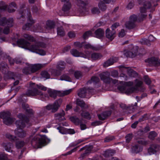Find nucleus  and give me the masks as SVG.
<instances>
[{
  "label": "nucleus",
  "instance_id": "43",
  "mask_svg": "<svg viewBox=\"0 0 160 160\" xmlns=\"http://www.w3.org/2000/svg\"><path fill=\"white\" fill-rule=\"evenodd\" d=\"M13 19L12 18H9L6 20V25H7L9 27H12L13 26Z\"/></svg>",
  "mask_w": 160,
  "mask_h": 160
},
{
  "label": "nucleus",
  "instance_id": "32",
  "mask_svg": "<svg viewBox=\"0 0 160 160\" xmlns=\"http://www.w3.org/2000/svg\"><path fill=\"white\" fill-rule=\"evenodd\" d=\"M60 79L61 80H65L67 81H71V78L66 74H64L62 75L60 77Z\"/></svg>",
  "mask_w": 160,
  "mask_h": 160
},
{
  "label": "nucleus",
  "instance_id": "4",
  "mask_svg": "<svg viewBox=\"0 0 160 160\" xmlns=\"http://www.w3.org/2000/svg\"><path fill=\"white\" fill-rule=\"evenodd\" d=\"M137 20V15L133 14L129 18V21L127 22L125 24L126 28L129 29L135 28L136 26V22Z\"/></svg>",
  "mask_w": 160,
  "mask_h": 160
},
{
  "label": "nucleus",
  "instance_id": "60",
  "mask_svg": "<svg viewBox=\"0 0 160 160\" xmlns=\"http://www.w3.org/2000/svg\"><path fill=\"white\" fill-rule=\"evenodd\" d=\"M0 160H8V158L6 154L0 153Z\"/></svg>",
  "mask_w": 160,
  "mask_h": 160
},
{
  "label": "nucleus",
  "instance_id": "34",
  "mask_svg": "<svg viewBox=\"0 0 160 160\" xmlns=\"http://www.w3.org/2000/svg\"><path fill=\"white\" fill-rule=\"evenodd\" d=\"M72 91V89L62 91L60 92V96L63 97L69 94Z\"/></svg>",
  "mask_w": 160,
  "mask_h": 160
},
{
  "label": "nucleus",
  "instance_id": "2",
  "mask_svg": "<svg viewBox=\"0 0 160 160\" xmlns=\"http://www.w3.org/2000/svg\"><path fill=\"white\" fill-rule=\"evenodd\" d=\"M18 117L20 120L17 121L16 122L17 129L15 130V133L18 137L23 138L25 136L26 133L22 129L25 127V123L28 122L29 119L27 117L22 114H19Z\"/></svg>",
  "mask_w": 160,
  "mask_h": 160
},
{
  "label": "nucleus",
  "instance_id": "46",
  "mask_svg": "<svg viewBox=\"0 0 160 160\" xmlns=\"http://www.w3.org/2000/svg\"><path fill=\"white\" fill-rule=\"evenodd\" d=\"M141 42L142 44L146 45L147 46H150L151 45V42L148 39L146 38L142 39L141 41Z\"/></svg>",
  "mask_w": 160,
  "mask_h": 160
},
{
  "label": "nucleus",
  "instance_id": "57",
  "mask_svg": "<svg viewBox=\"0 0 160 160\" xmlns=\"http://www.w3.org/2000/svg\"><path fill=\"white\" fill-rule=\"evenodd\" d=\"M144 80L146 84L149 85L151 83V81L147 76H145L144 77Z\"/></svg>",
  "mask_w": 160,
  "mask_h": 160
},
{
  "label": "nucleus",
  "instance_id": "40",
  "mask_svg": "<svg viewBox=\"0 0 160 160\" xmlns=\"http://www.w3.org/2000/svg\"><path fill=\"white\" fill-rule=\"evenodd\" d=\"M126 87L125 85L119 86L118 87V88L121 92L126 93Z\"/></svg>",
  "mask_w": 160,
  "mask_h": 160
},
{
  "label": "nucleus",
  "instance_id": "16",
  "mask_svg": "<svg viewBox=\"0 0 160 160\" xmlns=\"http://www.w3.org/2000/svg\"><path fill=\"white\" fill-rule=\"evenodd\" d=\"M115 30H111L109 28H107L106 31V37L111 40H112L115 37Z\"/></svg>",
  "mask_w": 160,
  "mask_h": 160
},
{
  "label": "nucleus",
  "instance_id": "56",
  "mask_svg": "<svg viewBox=\"0 0 160 160\" xmlns=\"http://www.w3.org/2000/svg\"><path fill=\"white\" fill-rule=\"evenodd\" d=\"M83 42L80 43L79 42H74V46L76 47H78V48H82L83 47Z\"/></svg>",
  "mask_w": 160,
  "mask_h": 160
},
{
  "label": "nucleus",
  "instance_id": "9",
  "mask_svg": "<svg viewBox=\"0 0 160 160\" xmlns=\"http://www.w3.org/2000/svg\"><path fill=\"white\" fill-rule=\"evenodd\" d=\"M94 89L92 88H86L84 87L80 89L78 91V95L81 98H84L86 95L87 91L90 93H92Z\"/></svg>",
  "mask_w": 160,
  "mask_h": 160
},
{
  "label": "nucleus",
  "instance_id": "38",
  "mask_svg": "<svg viewBox=\"0 0 160 160\" xmlns=\"http://www.w3.org/2000/svg\"><path fill=\"white\" fill-rule=\"evenodd\" d=\"M83 47L85 48L86 49L90 48L92 49L93 50L96 51L98 50V49L97 48L93 47L89 43H88L85 45L83 46Z\"/></svg>",
  "mask_w": 160,
  "mask_h": 160
},
{
  "label": "nucleus",
  "instance_id": "35",
  "mask_svg": "<svg viewBox=\"0 0 160 160\" xmlns=\"http://www.w3.org/2000/svg\"><path fill=\"white\" fill-rule=\"evenodd\" d=\"M111 60L109 58L103 64V67L104 68H106L112 65L113 64V63Z\"/></svg>",
  "mask_w": 160,
  "mask_h": 160
},
{
  "label": "nucleus",
  "instance_id": "12",
  "mask_svg": "<svg viewBox=\"0 0 160 160\" xmlns=\"http://www.w3.org/2000/svg\"><path fill=\"white\" fill-rule=\"evenodd\" d=\"M90 0H78L77 5L81 10V12H83L85 9L86 6L89 4Z\"/></svg>",
  "mask_w": 160,
  "mask_h": 160
},
{
  "label": "nucleus",
  "instance_id": "61",
  "mask_svg": "<svg viewBox=\"0 0 160 160\" xmlns=\"http://www.w3.org/2000/svg\"><path fill=\"white\" fill-rule=\"evenodd\" d=\"M99 57V54L94 53L92 54V58L93 60H96L98 59Z\"/></svg>",
  "mask_w": 160,
  "mask_h": 160
},
{
  "label": "nucleus",
  "instance_id": "23",
  "mask_svg": "<svg viewBox=\"0 0 160 160\" xmlns=\"http://www.w3.org/2000/svg\"><path fill=\"white\" fill-rule=\"evenodd\" d=\"M65 115V112L64 111L62 110L60 112L55 114V117L56 119H58L60 121H62L65 119L64 117Z\"/></svg>",
  "mask_w": 160,
  "mask_h": 160
},
{
  "label": "nucleus",
  "instance_id": "36",
  "mask_svg": "<svg viewBox=\"0 0 160 160\" xmlns=\"http://www.w3.org/2000/svg\"><path fill=\"white\" fill-rule=\"evenodd\" d=\"M32 11L34 14H38L40 13V10L39 8L36 6H33L32 8Z\"/></svg>",
  "mask_w": 160,
  "mask_h": 160
},
{
  "label": "nucleus",
  "instance_id": "45",
  "mask_svg": "<svg viewBox=\"0 0 160 160\" xmlns=\"http://www.w3.org/2000/svg\"><path fill=\"white\" fill-rule=\"evenodd\" d=\"M6 137L10 139L11 141H15L17 140V138L15 136H14L8 134L6 135Z\"/></svg>",
  "mask_w": 160,
  "mask_h": 160
},
{
  "label": "nucleus",
  "instance_id": "14",
  "mask_svg": "<svg viewBox=\"0 0 160 160\" xmlns=\"http://www.w3.org/2000/svg\"><path fill=\"white\" fill-rule=\"evenodd\" d=\"M160 150L159 146L156 144H152L148 149V152L149 154L154 153Z\"/></svg>",
  "mask_w": 160,
  "mask_h": 160
},
{
  "label": "nucleus",
  "instance_id": "25",
  "mask_svg": "<svg viewBox=\"0 0 160 160\" xmlns=\"http://www.w3.org/2000/svg\"><path fill=\"white\" fill-rule=\"evenodd\" d=\"M48 92L50 97L54 99L56 98L57 94L56 91L51 89H48Z\"/></svg>",
  "mask_w": 160,
  "mask_h": 160
},
{
  "label": "nucleus",
  "instance_id": "28",
  "mask_svg": "<svg viewBox=\"0 0 160 160\" xmlns=\"http://www.w3.org/2000/svg\"><path fill=\"white\" fill-rule=\"evenodd\" d=\"M57 34L60 37H63L65 35V32L62 27L57 28Z\"/></svg>",
  "mask_w": 160,
  "mask_h": 160
},
{
  "label": "nucleus",
  "instance_id": "3",
  "mask_svg": "<svg viewBox=\"0 0 160 160\" xmlns=\"http://www.w3.org/2000/svg\"><path fill=\"white\" fill-rule=\"evenodd\" d=\"M62 100L59 99L56 100L52 104H49L46 106V109L48 110H51L52 112H57L62 104Z\"/></svg>",
  "mask_w": 160,
  "mask_h": 160
},
{
  "label": "nucleus",
  "instance_id": "49",
  "mask_svg": "<svg viewBox=\"0 0 160 160\" xmlns=\"http://www.w3.org/2000/svg\"><path fill=\"white\" fill-rule=\"evenodd\" d=\"M151 6V4L150 2L148 1H146L143 2V7L144 8L148 9H149Z\"/></svg>",
  "mask_w": 160,
  "mask_h": 160
},
{
  "label": "nucleus",
  "instance_id": "6",
  "mask_svg": "<svg viewBox=\"0 0 160 160\" xmlns=\"http://www.w3.org/2000/svg\"><path fill=\"white\" fill-rule=\"evenodd\" d=\"M45 142V139L43 137H34L32 141L31 144L35 148H38Z\"/></svg>",
  "mask_w": 160,
  "mask_h": 160
},
{
  "label": "nucleus",
  "instance_id": "33",
  "mask_svg": "<svg viewBox=\"0 0 160 160\" xmlns=\"http://www.w3.org/2000/svg\"><path fill=\"white\" fill-rule=\"evenodd\" d=\"M25 144L24 142L22 141H17L16 142V147L18 148H20L23 147Z\"/></svg>",
  "mask_w": 160,
  "mask_h": 160
},
{
  "label": "nucleus",
  "instance_id": "15",
  "mask_svg": "<svg viewBox=\"0 0 160 160\" xmlns=\"http://www.w3.org/2000/svg\"><path fill=\"white\" fill-rule=\"evenodd\" d=\"M26 94L28 96H33L37 95H42V93L40 91L38 90L36 88H34L33 90L28 91L26 92Z\"/></svg>",
  "mask_w": 160,
  "mask_h": 160
},
{
  "label": "nucleus",
  "instance_id": "21",
  "mask_svg": "<svg viewBox=\"0 0 160 160\" xmlns=\"http://www.w3.org/2000/svg\"><path fill=\"white\" fill-rule=\"evenodd\" d=\"M100 23L98 22L93 28V29L95 30V37L98 38H100Z\"/></svg>",
  "mask_w": 160,
  "mask_h": 160
},
{
  "label": "nucleus",
  "instance_id": "63",
  "mask_svg": "<svg viewBox=\"0 0 160 160\" xmlns=\"http://www.w3.org/2000/svg\"><path fill=\"white\" fill-rule=\"evenodd\" d=\"M126 35L125 30L123 29H122L118 34V36L119 37L122 38Z\"/></svg>",
  "mask_w": 160,
  "mask_h": 160
},
{
  "label": "nucleus",
  "instance_id": "31",
  "mask_svg": "<svg viewBox=\"0 0 160 160\" xmlns=\"http://www.w3.org/2000/svg\"><path fill=\"white\" fill-rule=\"evenodd\" d=\"M103 75L104 74L103 73H102L101 75L102 76V77H101V79L103 80V82L106 83H111L112 78L104 76Z\"/></svg>",
  "mask_w": 160,
  "mask_h": 160
},
{
  "label": "nucleus",
  "instance_id": "44",
  "mask_svg": "<svg viewBox=\"0 0 160 160\" xmlns=\"http://www.w3.org/2000/svg\"><path fill=\"white\" fill-rule=\"evenodd\" d=\"M23 37L26 39L31 41H33L34 40L33 37L30 35L24 34L23 35Z\"/></svg>",
  "mask_w": 160,
  "mask_h": 160
},
{
  "label": "nucleus",
  "instance_id": "20",
  "mask_svg": "<svg viewBox=\"0 0 160 160\" xmlns=\"http://www.w3.org/2000/svg\"><path fill=\"white\" fill-rule=\"evenodd\" d=\"M55 24L54 22L51 21H48L46 23V25L44 26V28L46 30H49L54 28Z\"/></svg>",
  "mask_w": 160,
  "mask_h": 160
},
{
  "label": "nucleus",
  "instance_id": "26",
  "mask_svg": "<svg viewBox=\"0 0 160 160\" xmlns=\"http://www.w3.org/2000/svg\"><path fill=\"white\" fill-rule=\"evenodd\" d=\"M76 104L77 105L79 106L82 108L88 107V106L86 104L84 101L79 98L77 99Z\"/></svg>",
  "mask_w": 160,
  "mask_h": 160
},
{
  "label": "nucleus",
  "instance_id": "50",
  "mask_svg": "<svg viewBox=\"0 0 160 160\" xmlns=\"http://www.w3.org/2000/svg\"><path fill=\"white\" fill-rule=\"evenodd\" d=\"M75 77L77 79H79L82 76V74L81 72L79 71H75L74 73Z\"/></svg>",
  "mask_w": 160,
  "mask_h": 160
},
{
  "label": "nucleus",
  "instance_id": "39",
  "mask_svg": "<svg viewBox=\"0 0 160 160\" xmlns=\"http://www.w3.org/2000/svg\"><path fill=\"white\" fill-rule=\"evenodd\" d=\"M22 72L26 74L31 73L32 72L30 68V66L28 67H26L23 68L22 70Z\"/></svg>",
  "mask_w": 160,
  "mask_h": 160
},
{
  "label": "nucleus",
  "instance_id": "30",
  "mask_svg": "<svg viewBox=\"0 0 160 160\" xmlns=\"http://www.w3.org/2000/svg\"><path fill=\"white\" fill-rule=\"evenodd\" d=\"M81 115L82 118L88 119H90L91 118V115L88 112L82 111L81 113Z\"/></svg>",
  "mask_w": 160,
  "mask_h": 160
},
{
  "label": "nucleus",
  "instance_id": "7",
  "mask_svg": "<svg viewBox=\"0 0 160 160\" xmlns=\"http://www.w3.org/2000/svg\"><path fill=\"white\" fill-rule=\"evenodd\" d=\"M139 48L137 46H133L131 45L130 49L125 53V56L127 57L131 58H134L138 54Z\"/></svg>",
  "mask_w": 160,
  "mask_h": 160
},
{
  "label": "nucleus",
  "instance_id": "37",
  "mask_svg": "<svg viewBox=\"0 0 160 160\" xmlns=\"http://www.w3.org/2000/svg\"><path fill=\"white\" fill-rule=\"evenodd\" d=\"M71 5L69 3H67V4H64L62 8V10L64 12L68 11L70 9Z\"/></svg>",
  "mask_w": 160,
  "mask_h": 160
},
{
  "label": "nucleus",
  "instance_id": "47",
  "mask_svg": "<svg viewBox=\"0 0 160 160\" xmlns=\"http://www.w3.org/2000/svg\"><path fill=\"white\" fill-rule=\"evenodd\" d=\"M10 32L9 27H6L4 28L3 29L2 28V33L5 34H9Z\"/></svg>",
  "mask_w": 160,
  "mask_h": 160
},
{
  "label": "nucleus",
  "instance_id": "10",
  "mask_svg": "<svg viewBox=\"0 0 160 160\" xmlns=\"http://www.w3.org/2000/svg\"><path fill=\"white\" fill-rule=\"evenodd\" d=\"M71 120L76 125H80L81 129L84 130L86 128V125L82 122V120L76 117H73L70 118Z\"/></svg>",
  "mask_w": 160,
  "mask_h": 160
},
{
  "label": "nucleus",
  "instance_id": "1",
  "mask_svg": "<svg viewBox=\"0 0 160 160\" xmlns=\"http://www.w3.org/2000/svg\"><path fill=\"white\" fill-rule=\"evenodd\" d=\"M17 43L19 47L27 48L29 51L40 55H44L46 54V52L42 48H45L46 45L44 43L40 42L37 41L30 45V43L23 39L18 40Z\"/></svg>",
  "mask_w": 160,
  "mask_h": 160
},
{
  "label": "nucleus",
  "instance_id": "5",
  "mask_svg": "<svg viewBox=\"0 0 160 160\" xmlns=\"http://www.w3.org/2000/svg\"><path fill=\"white\" fill-rule=\"evenodd\" d=\"M11 113L9 112H3L0 114V118L3 119V122L6 125H9L13 122V119L10 117Z\"/></svg>",
  "mask_w": 160,
  "mask_h": 160
},
{
  "label": "nucleus",
  "instance_id": "52",
  "mask_svg": "<svg viewBox=\"0 0 160 160\" xmlns=\"http://www.w3.org/2000/svg\"><path fill=\"white\" fill-rule=\"evenodd\" d=\"M136 81L137 82L135 87L137 88V90H138V88H141L142 87V81L139 80H136Z\"/></svg>",
  "mask_w": 160,
  "mask_h": 160
},
{
  "label": "nucleus",
  "instance_id": "42",
  "mask_svg": "<svg viewBox=\"0 0 160 160\" xmlns=\"http://www.w3.org/2000/svg\"><path fill=\"white\" fill-rule=\"evenodd\" d=\"M41 75L42 76L46 79L50 78V75L47 71H43L41 72Z\"/></svg>",
  "mask_w": 160,
  "mask_h": 160
},
{
  "label": "nucleus",
  "instance_id": "11",
  "mask_svg": "<svg viewBox=\"0 0 160 160\" xmlns=\"http://www.w3.org/2000/svg\"><path fill=\"white\" fill-rule=\"evenodd\" d=\"M147 9L143 7H141L140 9V13L139 14V18L138 20L139 22H141L143 21L146 18L147 14H146Z\"/></svg>",
  "mask_w": 160,
  "mask_h": 160
},
{
  "label": "nucleus",
  "instance_id": "51",
  "mask_svg": "<svg viewBox=\"0 0 160 160\" xmlns=\"http://www.w3.org/2000/svg\"><path fill=\"white\" fill-rule=\"evenodd\" d=\"M91 11L92 14H98L99 13V9L97 7L93 8L91 9Z\"/></svg>",
  "mask_w": 160,
  "mask_h": 160
},
{
  "label": "nucleus",
  "instance_id": "27",
  "mask_svg": "<svg viewBox=\"0 0 160 160\" xmlns=\"http://www.w3.org/2000/svg\"><path fill=\"white\" fill-rule=\"evenodd\" d=\"M126 93L129 94L133 93L137 91V88L134 87H126Z\"/></svg>",
  "mask_w": 160,
  "mask_h": 160
},
{
  "label": "nucleus",
  "instance_id": "64",
  "mask_svg": "<svg viewBox=\"0 0 160 160\" xmlns=\"http://www.w3.org/2000/svg\"><path fill=\"white\" fill-rule=\"evenodd\" d=\"M38 88L44 91H46L47 88L41 84L37 85Z\"/></svg>",
  "mask_w": 160,
  "mask_h": 160
},
{
  "label": "nucleus",
  "instance_id": "24",
  "mask_svg": "<svg viewBox=\"0 0 160 160\" xmlns=\"http://www.w3.org/2000/svg\"><path fill=\"white\" fill-rule=\"evenodd\" d=\"M111 112L110 111H105L101 114V120H103L110 115Z\"/></svg>",
  "mask_w": 160,
  "mask_h": 160
},
{
  "label": "nucleus",
  "instance_id": "59",
  "mask_svg": "<svg viewBox=\"0 0 160 160\" xmlns=\"http://www.w3.org/2000/svg\"><path fill=\"white\" fill-rule=\"evenodd\" d=\"M132 137V133H129L125 137L126 138V142H129L131 140Z\"/></svg>",
  "mask_w": 160,
  "mask_h": 160
},
{
  "label": "nucleus",
  "instance_id": "17",
  "mask_svg": "<svg viewBox=\"0 0 160 160\" xmlns=\"http://www.w3.org/2000/svg\"><path fill=\"white\" fill-rule=\"evenodd\" d=\"M29 21L31 23H27L24 25L22 28L23 30H28L32 25L35 22L34 20L32 19V17L31 15H29L28 18Z\"/></svg>",
  "mask_w": 160,
  "mask_h": 160
},
{
  "label": "nucleus",
  "instance_id": "53",
  "mask_svg": "<svg viewBox=\"0 0 160 160\" xmlns=\"http://www.w3.org/2000/svg\"><path fill=\"white\" fill-rule=\"evenodd\" d=\"M114 139V137L113 136H108L104 139V142H108Z\"/></svg>",
  "mask_w": 160,
  "mask_h": 160
},
{
  "label": "nucleus",
  "instance_id": "54",
  "mask_svg": "<svg viewBox=\"0 0 160 160\" xmlns=\"http://www.w3.org/2000/svg\"><path fill=\"white\" fill-rule=\"evenodd\" d=\"M43 23L38 24L37 26V29L38 30L43 31L44 30H46L45 28H44V26Z\"/></svg>",
  "mask_w": 160,
  "mask_h": 160
},
{
  "label": "nucleus",
  "instance_id": "18",
  "mask_svg": "<svg viewBox=\"0 0 160 160\" xmlns=\"http://www.w3.org/2000/svg\"><path fill=\"white\" fill-rule=\"evenodd\" d=\"M70 52L71 54L75 57H81L84 58H87V56L81 52H79L77 50L73 49L71 50Z\"/></svg>",
  "mask_w": 160,
  "mask_h": 160
},
{
  "label": "nucleus",
  "instance_id": "13",
  "mask_svg": "<svg viewBox=\"0 0 160 160\" xmlns=\"http://www.w3.org/2000/svg\"><path fill=\"white\" fill-rule=\"evenodd\" d=\"M46 64H35L31 65L30 68L31 72L34 73L39 70L46 66Z\"/></svg>",
  "mask_w": 160,
  "mask_h": 160
},
{
  "label": "nucleus",
  "instance_id": "22",
  "mask_svg": "<svg viewBox=\"0 0 160 160\" xmlns=\"http://www.w3.org/2000/svg\"><path fill=\"white\" fill-rule=\"evenodd\" d=\"M99 82V78L96 76H92L90 80H88L87 82V85L91 84L92 82L94 84H96V83Z\"/></svg>",
  "mask_w": 160,
  "mask_h": 160
},
{
  "label": "nucleus",
  "instance_id": "48",
  "mask_svg": "<svg viewBox=\"0 0 160 160\" xmlns=\"http://www.w3.org/2000/svg\"><path fill=\"white\" fill-rule=\"evenodd\" d=\"M132 150L134 152L137 153L140 152V148L138 145H135L133 146L132 148Z\"/></svg>",
  "mask_w": 160,
  "mask_h": 160
},
{
  "label": "nucleus",
  "instance_id": "8",
  "mask_svg": "<svg viewBox=\"0 0 160 160\" xmlns=\"http://www.w3.org/2000/svg\"><path fill=\"white\" fill-rule=\"evenodd\" d=\"M118 67L121 70L125 72H126L130 77H135L138 76V74L136 72L129 67H125L123 65L119 66Z\"/></svg>",
  "mask_w": 160,
  "mask_h": 160
},
{
  "label": "nucleus",
  "instance_id": "58",
  "mask_svg": "<svg viewBox=\"0 0 160 160\" xmlns=\"http://www.w3.org/2000/svg\"><path fill=\"white\" fill-rule=\"evenodd\" d=\"M138 142L142 145H146L148 144V143L147 141H145L143 139H140L138 141Z\"/></svg>",
  "mask_w": 160,
  "mask_h": 160
},
{
  "label": "nucleus",
  "instance_id": "55",
  "mask_svg": "<svg viewBox=\"0 0 160 160\" xmlns=\"http://www.w3.org/2000/svg\"><path fill=\"white\" fill-rule=\"evenodd\" d=\"M92 33L91 31H88L86 32L83 35V38L84 39H87L88 37L91 35Z\"/></svg>",
  "mask_w": 160,
  "mask_h": 160
},
{
  "label": "nucleus",
  "instance_id": "19",
  "mask_svg": "<svg viewBox=\"0 0 160 160\" xmlns=\"http://www.w3.org/2000/svg\"><path fill=\"white\" fill-rule=\"evenodd\" d=\"M2 145L5 150L8 152L12 153L13 151L12 150L13 148V145L12 143L10 142L4 143Z\"/></svg>",
  "mask_w": 160,
  "mask_h": 160
},
{
  "label": "nucleus",
  "instance_id": "62",
  "mask_svg": "<svg viewBox=\"0 0 160 160\" xmlns=\"http://www.w3.org/2000/svg\"><path fill=\"white\" fill-rule=\"evenodd\" d=\"M120 107L123 109H126L128 108H133V106H129L127 107L126 105L124 104L121 103L120 104Z\"/></svg>",
  "mask_w": 160,
  "mask_h": 160
},
{
  "label": "nucleus",
  "instance_id": "29",
  "mask_svg": "<svg viewBox=\"0 0 160 160\" xmlns=\"http://www.w3.org/2000/svg\"><path fill=\"white\" fill-rule=\"evenodd\" d=\"M65 63L64 62L62 61H60L59 62L57 68L62 71L65 68Z\"/></svg>",
  "mask_w": 160,
  "mask_h": 160
},
{
  "label": "nucleus",
  "instance_id": "41",
  "mask_svg": "<svg viewBox=\"0 0 160 160\" xmlns=\"http://www.w3.org/2000/svg\"><path fill=\"white\" fill-rule=\"evenodd\" d=\"M157 135V133L155 131H152L149 133L148 138L151 139L153 140Z\"/></svg>",
  "mask_w": 160,
  "mask_h": 160
}]
</instances>
